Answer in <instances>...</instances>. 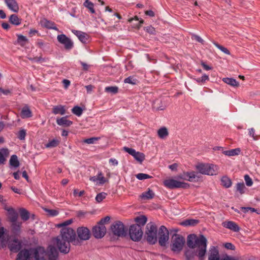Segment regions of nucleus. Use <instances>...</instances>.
I'll return each instance as SVG.
<instances>
[{
    "mask_svg": "<svg viewBox=\"0 0 260 260\" xmlns=\"http://www.w3.org/2000/svg\"><path fill=\"white\" fill-rule=\"evenodd\" d=\"M135 221L136 222V224H138L142 228V226L146 224L147 221V218L145 215H141L135 218Z\"/></svg>",
    "mask_w": 260,
    "mask_h": 260,
    "instance_id": "obj_34",
    "label": "nucleus"
},
{
    "mask_svg": "<svg viewBox=\"0 0 260 260\" xmlns=\"http://www.w3.org/2000/svg\"><path fill=\"white\" fill-rule=\"evenodd\" d=\"M9 154L7 148H2L0 150V164H4L6 160V157Z\"/></svg>",
    "mask_w": 260,
    "mask_h": 260,
    "instance_id": "obj_32",
    "label": "nucleus"
},
{
    "mask_svg": "<svg viewBox=\"0 0 260 260\" xmlns=\"http://www.w3.org/2000/svg\"><path fill=\"white\" fill-rule=\"evenodd\" d=\"M222 225L234 232H238L240 230L238 224L233 221H225L222 223Z\"/></svg>",
    "mask_w": 260,
    "mask_h": 260,
    "instance_id": "obj_22",
    "label": "nucleus"
},
{
    "mask_svg": "<svg viewBox=\"0 0 260 260\" xmlns=\"http://www.w3.org/2000/svg\"><path fill=\"white\" fill-rule=\"evenodd\" d=\"M246 184L248 186H251L253 184V181L248 175H245L244 177Z\"/></svg>",
    "mask_w": 260,
    "mask_h": 260,
    "instance_id": "obj_53",
    "label": "nucleus"
},
{
    "mask_svg": "<svg viewBox=\"0 0 260 260\" xmlns=\"http://www.w3.org/2000/svg\"><path fill=\"white\" fill-rule=\"evenodd\" d=\"M209 80V76L208 75H207L206 74H204L203 75H202V76L201 78L196 79V81L198 83H201V82L203 83V82H205V81H208Z\"/></svg>",
    "mask_w": 260,
    "mask_h": 260,
    "instance_id": "obj_55",
    "label": "nucleus"
},
{
    "mask_svg": "<svg viewBox=\"0 0 260 260\" xmlns=\"http://www.w3.org/2000/svg\"><path fill=\"white\" fill-rule=\"evenodd\" d=\"M109 163L112 166H116L118 165V161L116 159L111 158L109 159Z\"/></svg>",
    "mask_w": 260,
    "mask_h": 260,
    "instance_id": "obj_64",
    "label": "nucleus"
},
{
    "mask_svg": "<svg viewBox=\"0 0 260 260\" xmlns=\"http://www.w3.org/2000/svg\"><path fill=\"white\" fill-rule=\"evenodd\" d=\"M56 245L60 252L67 254L70 250V244L80 245V241L72 228H62L60 234L55 238Z\"/></svg>",
    "mask_w": 260,
    "mask_h": 260,
    "instance_id": "obj_1",
    "label": "nucleus"
},
{
    "mask_svg": "<svg viewBox=\"0 0 260 260\" xmlns=\"http://www.w3.org/2000/svg\"><path fill=\"white\" fill-rule=\"evenodd\" d=\"M187 245L188 248H198V253L200 258H203L207 252V240L203 235L198 237L196 234H189L187 237Z\"/></svg>",
    "mask_w": 260,
    "mask_h": 260,
    "instance_id": "obj_2",
    "label": "nucleus"
},
{
    "mask_svg": "<svg viewBox=\"0 0 260 260\" xmlns=\"http://www.w3.org/2000/svg\"><path fill=\"white\" fill-rule=\"evenodd\" d=\"M106 232V229L105 225H100L99 223L92 229V234L95 238H103Z\"/></svg>",
    "mask_w": 260,
    "mask_h": 260,
    "instance_id": "obj_15",
    "label": "nucleus"
},
{
    "mask_svg": "<svg viewBox=\"0 0 260 260\" xmlns=\"http://www.w3.org/2000/svg\"><path fill=\"white\" fill-rule=\"evenodd\" d=\"M110 217L109 216H106L103 218H102L101 220L98 223L100 225H105V223L108 222L110 221Z\"/></svg>",
    "mask_w": 260,
    "mask_h": 260,
    "instance_id": "obj_58",
    "label": "nucleus"
},
{
    "mask_svg": "<svg viewBox=\"0 0 260 260\" xmlns=\"http://www.w3.org/2000/svg\"><path fill=\"white\" fill-rule=\"evenodd\" d=\"M154 196V192L149 189L147 191L143 192L140 197L143 200H150L153 198Z\"/></svg>",
    "mask_w": 260,
    "mask_h": 260,
    "instance_id": "obj_29",
    "label": "nucleus"
},
{
    "mask_svg": "<svg viewBox=\"0 0 260 260\" xmlns=\"http://www.w3.org/2000/svg\"><path fill=\"white\" fill-rule=\"evenodd\" d=\"M198 223V221L195 219H187L182 222V225L184 226L194 225Z\"/></svg>",
    "mask_w": 260,
    "mask_h": 260,
    "instance_id": "obj_44",
    "label": "nucleus"
},
{
    "mask_svg": "<svg viewBox=\"0 0 260 260\" xmlns=\"http://www.w3.org/2000/svg\"><path fill=\"white\" fill-rule=\"evenodd\" d=\"M248 132L249 136L252 137L253 140L256 141L257 140V138L255 135V130L253 128H249Z\"/></svg>",
    "mask_w": 260,
    "mask_h": 260,
    "instance_id": "obj_56",
    "label": "nucleus"
},
{
    "mask_svg": "<svg viewBox=\"0 0 260 260\" xmlns=\"http://www.w3.org/2000/svg\"><path fill=\"white\" fill-rule=\"evenodd\" d=\"M26 135V130L24 129H21L18 133L17 137L20 140H25Z\"/></svg>",
    "mask_w": 260,
    "mask_h": 260,
    "instance_id": "obj_52",
    "label": "nucleus"
},
{
    "mask_svg": "<svg viewBox=\"0 0 260 260\" xmlns=\"http://www.w3.org/2000/svg\"><path fill=\"white\" fill-rule=\"evenodd\" d=\"M72 32L77 36L78 39L83 43L86 44L88 41L89 35L80 30L73 29Z\"/></svg>",
    "mask_w": 260,
    "mask_h": 260,
    "instance_id": "obj_20",
    "label": "nucleus"
},
{
    "mask_svg": "<svg viewBox=\"0 0 260 260\" xmlns=\"http://www.w3.org/2000/svg\"><path fill=\"white\" fill-rule=\"evenodd\" d=\"M80 63L82 66L83 69L84 71H87L88 70V69L90 67V65H89V64H87L86 63L83 62L82 61H80Z\"/></svg>",
    "mask_w": 260,
    "mask_h": 260,
    "instance_id": "obj_63",
    "label": "nucleus"
},
{
    "mask_svg": "<svg viewBox=\"0 0 260 260\" xmlns=\"http://www.w3.org/2000/svg\"><path fill=\"white\" fill-rule=\"evenodd\" d=\"M83 111V109L78 106H74L72 109V112L78 117L81 116Z\"/></svg>",
    "mask_w": 260,
    "mask_h": 260,
    "instance_id": "obj_43",
    "label": "nucleus"
},
{
    "mask_svg": "<svg viewBox=\"0 0 260 260\" xmlns=\"http://www.w3.org/2000/svg\"><path fill=\"white\" fill-rule=\"evenodd\" d=\"M246 188L243 182H238L236 185V191L239 192L240 194H244L245 192Z\"/></svg>",
    "mask_w": 260,
    "mask_h": 260,
    "instance_id": "obj_36",
    "label": "nucleus"
},
{
    "mask_svg": "<svg viewBox=\"0 0 260 260\" xmlns=\"http://www.w3.org/2000/svg\"><path fill=\"white\" fill-rule=\"evenodd\" d=\"M111 230L113 234L117 237H125L126 235V230L121 221L113 222L111 226Z\"/></svg>",
    "mask_w": 260,
    "mask_h": 260,
    "instance_id": "obj_7",
    "label": "nucleus"
},
{
    "mask_svg": "<svg viewBox=\"0 0 260 260\" xmlns=\"http://www.w3.org/2000/svg\"><path fill=\"white\" fill-rule=\"evenodd\" d=\"M123 150L133 156L137 161L140 163H142V161L145 159V155L144 153L139 151H136L134 149L127 147H124Z\"/></svg>",
    "mask_w": 260,
    "mask_h": 260,
    "instance_id": "obj_13",
    "label": "nucleus"
},
{
    "mask_svg": "<svg viewBox=\"0 0 260 260\" xmlns=\"http://www.w3.org/2000/svg\"><path fill=\"white\" fill-rule=\"evenodd\" d=\"M21 117L22 118H27L31 117L32 112L27 105H25L21 110Z\"/></svg>",
    "mask_w": 260,
    "mask_h": 260,
    "instance_id": "obj_26",
    "label": "nucleus"
},
{
    "mask_svg": "<svg viewBox=\"0 0 260 260\" xmlns=\"http://www.w3.org/2000/svg\"><path fill=\"white\" fill-rule=\"evenodd\" d=\"M46 211L51 216H55L58 214V212L53 209H46Z\"/></svg>",
    "mask_w": 260,
    "mask_h": 260,
    "instance_id": "obj_57",
    "label": "nucleus"
},
{
    "mask_svg": "<svg viewBox=\"0 0 260 260\" xmlns=\"http://www.w3.org/2000/svg\"><path fill=\"white\" fill-rule=\"evenodd\" d=\"M77 233L78 235V238L80 241H86L88 240L90 237V232L89 229L84 226L79 227L77 229Z\"/></svg>",
    "mask_w": 260,
    "mask_h": 260,
    "instance_id": "obj_12",
    "label": "nucleus"
},
{
    "mask_svg": "<svg viewBox=\"0 0 260 260\" xmlns=\"http://www.w3.org/2000/svg\"><path fill=\"white\" fill-rule=\"evenodd\" d=\"M197 177L196 173L193 171L184 172L183 173L178 175L177 179L179 180H186L189 182L196 181Z\"/></svg>",
    "mask_w": 260,
    "mask_h": 260,
    "instance_id": "obj_14",
    "label": "nucleus"
},
{
    "mask_svg": "<svg viewBox=\"0 0 260 260\" xmlns=\"http://www.w3.org/2000/svg\"><path fill=\"white\" fill-rule=\"evenodd\" d=\"M136 176V178L140 180H143L152 178L151 176L144 173H139L137 174Z\"/></svg>",
    "mask_w": 260,
    "mask_h": 260,
    "instance_id": "obj_51",
    "label": "nucleus"
},
{
    "mask_svg": "<svg viewBox=\"0 0 260 260\" xmlns=\"http://www.w3.org/2000/svg\"><path fill=\"white\" fill-rule=\"evenodd\" d=\"M98 178L100 184H104L106 182L105 178L103 176L102 173L101 172L98 174Z\"/></svg>",
    "mask_w": 260,
    "mask_h": 260,
    "instance_id": "obj_54",
    "label": "nucleus"
},
{
    "mask_svg": "<svg viewBox=\"0 0 260 260\" xmlns=\"http://www.w3.org/2000/svg\"><path fill=\"white\" fill-rule=\"evenodd\" d=\"M10 164L14 168H17L19 167L20 164L16 155L13 154L11 156Z\"/></svg>",
    "mask_w": 260,
    "mask_h": 260,
    "instance_id": "obj_38",
    "label": "nucleus"
},
{
    "mask_svg": "<svg viewBox=\"0 0 260 260\" xmlns=\"http://www.w3.org/2000/svg\"><path fill=\"white\" fill-rule=\"evenodd\" d=\"M224 247L230 250H235V246L231 243H225L224 244Z\"/></svg>",
    "mask_w": 260,
    "mask_h": 260,
    "instance_id": "obj_62",
    "label": "nucleus"
},
{
    "mask_svg": "<svg viewBox=\"0 0 260 260\" xmlns=\"http://www.w3.org/2000/svg\"><path fill=\"white\" fill-rule=\"evenodd\" d=\"M52 112L55 115H63L66 113V110L63 106L60 105L53 107Z\"/></svg>",
    "mask_w": 260,
    "mask_h": 260,
    "instance_id": "obj_27",
    "label": "nucleus"
},
{
    "mask_svg": "<svg viewBox=\"0 0 260 260\" xmlns=\"http://www.w3.org/2000/svg\"><path fill=\"white\" fill-rule=\"evenodd\" d=\"M241 152V149L239 148H237L235 149H233L229 150H226L223 151V154L225 155L232 156L238 155L240 154Z\"/></svg>",
    "mask_w": 260,
    "mask_h": 260,
    "instance_id": "obj_33",
    "label": "nucleus"
},
{
    "mask_svg": "<svg viewBox=\"0 0 260 260\" xmlns=\"http://www.w3.org/2000/svg\"><path fill=\"white\" fill-rule=\"evenodd\" d=\"M73 222V219H70L69 220H67L62 223H59L57 225V226L58 228H70L69 227H68V225H70Z\"/></svg>",
    "mask_w": 260,
    "mask_h": 260,
    "instance_id": "obj_48",
    "label": "nucleus"
},
{
    "mask_svg": "<svg viewBox=\"0 0 260 260\" xmlns=\"http://www.w3.org/2000/svg\"><path fill=\"white\" fill-rule=\"evenodd\" d=\"M100 139V137H91L83 140V142L88 144H94L96 141Z\"/></svg>",
    "mask_w": 260,
    "mask_h": 260,
    "instance_id": "obj_49",
    "label": "nucleus"
},
{
    "mask_svg": "<svg viewBox=\"0 0 260 260\" xmlns=\"http://www.w3.org/2000/svg\"><path fill=\"white\" fill-rule=\"evenodd\" d=\"M107 194L106 192H102L97 194L95 197V200L97 202H101L104 199L106 198Z\"/></svg>",
    "mask_w": 260,
    "mask_h": 260,
    "instance_id": "obj_46",
    "label": "nucleus"
},
{
    "mask_svg": "<svg viewBox=\"0 0 260 260\" xmlns=\"http://www.w3.org/2000/svg\"><path fill=\"white\" fill-rule=\"evenodd\" d=\"M158 243L161 246H165L169 240V231L164 226L161 225L158 231Z\"/></svg>",
    "mask_w": 260,
    "mask_h": 260,
    "instance_id": "obj_10",
    "label": "nucleus"
},
{
    "mask_svg": "<svg viewBox=\"0 0 260 260\" xmlns=\"http://www.w3.org/2000/svg\"><path fill=\"white\" fill-rule=\"evenodd\" d=\"M17 43L21 46H24L28 42L27 38L22 35H17Z\"/></svg>",
    "mask_w": 260,
    "mask_h": 260,
    "instance_id": "obj_41",
    "label": "nucleus"
},
{
    "mask_svg": "<svg viewBox=\"0 0 260 260\" xmlns=\"http://www.w3.org/2000/svg\"><path fill=\"white\" fill-rule=\"evenodd\" d=\"M57 41L64 46L67 50H70L74 47V43L72 40L64 34L59 35L57 37Z\"/></svg>",
    "mask_w": 260,
    "mask_h": 260,
    "instance_id": "obj_11",
    "label": "nucleus"
},
{
    "mask_svg": "<svg viewBox=\"0 0 260 260\" xmlns=\"http://www.w3.org/2000/svg\"><path fill=\"white\" fill-rule=\"evenodd\" d=\"M105 90L107 92L115 94L117 93L118 88L117 86H108L105 88Z\"/></svg>",
    "mask_w": 260,
    "mask_h": 260,
    "instance_id": "obj_47",
    "label": "nucleus"
},
{
    "mask_svg": "<svg viewBox=\"0 0 260 260\" xmlns=\"http://www.w3.org/2000/svg\"><path fill=\"white\" fill-rule=\"evenodd\" d=\"M222 185L225 188H229L232 186V180L226 176H223L221 179Z\"/></svg>",
    "mask_w": 260,
    "mask_h": 260,
    "instance_id": "obj_35",
    "label": "nucleus"
},
{
    "mask_svg": "<svg viewBox=\"0 0 260 260\" xmlns=\"http://www.w3.org/2000/svg\"><path fill=\"white\" fill-rule=\"evenodd\" d=\"M164 185L170 189L174 188H187L189 184L187 183L179 181L174 179H169L164 181Z\"/></svg>",
    "mask_w": 260,
    "mask_h": 260,
    "instance_id": "obj_8",
    "label": "nucleus"
},
{
    "mask_svg": "<svg viewBox=\"0 0 260 260\" xmlns=\"http://www.w3.org/2000/svg\"><path fill=\"white\" fill-rule=\"evenodd\" d=\"M157 135L159 138L165 139L168 136L169 132L167 128L163 126L157 131Z\"/></svg>",
    "mask_w": 260,
    "mask_h": 260,
    "instance_id": "obj_30",
    "label": "nucleus"
},
{
    "mask_svg": "<svg viewBox=\"0 0 260 260\" xmlns=\"http://www.w3.org/2000/svg\"><path fill=\"white\" fill-rule=\"evenodd\" d=\"M9 22L16 26L20 25L21 23V19H20L18 16L15 14H12L9 17Z\"/></svg>",
    "mask_w": 260,
    "mask_h": 260,
    "instance_id": "obj_28",
    "label": "nucleus"
},
{
    "mask_svg": "<svg viewBox=\"0 0 260 260\" xmlns=\"http://www.w3.org/2000/svg\"><path fill=\"white\" fill-rule=\"evenodd\" d=\"M145 30L150 34H155V28L152 26H149L145 28Z\"/></svg>",
    "mask_w": 260,
    "mask_h": 260,
    "instance_id": "obj_60",
    "label": "nucleus"
},
{
    "mask_svg": "<svg viewBox=\"0 0 260 260\" xmlns=\"http://www.w3.org/2000/svg\"><path fill=\"white\" fill-rule=\"evenodd\" d=\"M20 215L21 219L24 221L27 220L30 216L29 212L24 208L20 210Z\"/></svg>",
    "mask_w": 260,
    "mask_h": 260,
    "instance_id": "obj_42",
    "label": "nucleus"
},
{
    "mask_svg": "<svg viewBox=\"0 0 260 260\" xmlns=\"http://www.w3.org/2000/svg\"><path fill=\"white\" fill-rule=\"evenodd\" d=\"M185 239L181 235L174 234L173 235L171 249L174 252L178 253L180 252L185 244Z\"/></svg>",
    "mask_w": 260,
    "mask_h": 260,
    "instance_id": "obj_4",
    "label": "nucleus"
},
{
    "mask_svg": "<svg viewBox=\"0 0 260 260\" xmlns=\"http://www.w3.org/2000/svg\"><path fill=\"white\" fill-rule=\"evenodd\" d=\"M60 143V140L57 138H54L49 140V142L45 144V146L47 148H54L57 147Z\"/></svg>",
    "mask_w": 260,
    "mask_h": 260,
    "instance_id": "obj_31",
    "label": "nucleus"
},
{
    "mask_svg": "<svg viewBox=\"0 0 260 260\" xmlns=\"http://www.w3.org/2000/svg\"><path fill=\"white\" fill-rule=\"evenodd\" d=\"M15 260H30L28 249H25L20 250L18 253Z\"/></svg>",
    "mask_w": 260,
    "mask_h": 260,
    "instance_id": "obj_24",
    "label": "nucleus"
},
{
    "mask_svg": "<svg viewBox=\"0 0 260 260\" xmlns=\"http://www.w3.org/2000/svg\"><path fill=\"white\" fill-rule=\"evenodd\" d=\"M41 23L42 26L48 29L58 30L55 23L51 21L48 20L46 19H44L41 21Z\"/></svg>",
    "mask_w": 260,
    "mask_h": 260,
    "instance_id": "obj_25",
    "label": "nucleus"
},
{
    "mask_svg": "<svg viewBox=\"0 0 260 260\" xmlns=\"http://www.w3.org/2000/svg\"><path fill=\"white\" fill-rule=\"evenodd\" d=\"M58 257L57 252L54 247H51L48 254L49 260H57Z\"/></svg>",
    "mask_w": 260,
    "mask_h": 260,
    "instance_id": "obj_37",
    "label": "nucleus"
},
{
    "mask_svg": "<svg viewBox=\"0 0 260 260\" xmlns=\"http://www.w3.org/2000/svg\"><path fill=\"white\" fill-rule=\"evenodd\" d=\"M222 80L224 83L233 86H237L239 85L236 80L232 78H224Z\"/></svg>",
    "mask_w": 260,
    "mask_h": 260,
    "instance_id": "obj_40",
    "label": "nucleus"
},
{
    "mask_svg": "<svg viewBox=\"0 0 260 260\" xmlns=\"http://www.w3.org/2000/svg\"><path fill=\"white\" fill-rule=\"evenodd\" d=\"M30 260H44L45 251L42 247H37L28 249Z\"/></svg>",
    "mask_w": 260,
    "mask_h": 260,
    "instance_id": "obj_9",
    "label": "nucleus"
},
{
    "mask_svg": "<svg viewBox=\"0 0 260 260\" xmlns=\"http://www.w3.org/2000/svg\"><path fill=\"white\" fill-rule=\"evenodd\" d=\"M8 8L13 12H18L19 9V5L16 0H4Z\"/></svg>",
    "mask_w": 260,
    "mask_h": 260,
    "instance_id": "obj_21",
    "label": "nucleus"
},
{
    "mask_svg": "<svg viewBox=\"0 0 260 260\" xmlns=\"http://www.w3.org/2000/svg\"><path fill=\"white\" fill-rule=\"evenodd\" d=\"M56 123L59 126L68 127L73 124V121L68 119L67 116H64L57 118Z\"/></svg>",
    "mask_w": 260,
    "mask_h": 260,
    "instance_id": "obj_23",
    "label": "nucleus"
},
{
    "mask_svg": "<svg viewBox=\"0 0 260 260\" xmlns=\"http://www.w3.org/2000/svg\"><path fill=\"white\" fill-rule=\"evenodd\" d=\"M213 44L218 49H219L222 52L226 54H228V55H229L230 54V52L227 48L218 44V43H217L216 42H214Z\"/></svg>",
    "mask_w": 260,
    "mask_h": 260,
    "instance_id": "obj_50",
    "label": "nucleus"
},
{
    "mask_svg": "<svg viewBox=\"0 0 260 260\" xmlns=\"http://www.w3.org/2000/svg\"><path fill=\"white\" fill-rule=\"evenodd\" d=\"M4 227L0 228V243L2 248L6 247V245L10 240V236L6 232Z\"/></svg>",
    "mask_w": 260,
    "mask_h": 260,
    "instance_id": "obj_19",
    "label": "nucleus"
},
{
    "mask_svg": "<svg viewBox=\"0 0 260 260\" xmlns=\"http://www.w3.org/2000/svg\"><path fill=\"white\" fill-rule=\"evenodd\" d=\"M184 255L186 260H194L196 256L198 257L199 260H205V255L203 256V258H200L199 256L198 253V248L196 249V250L189 248L188 249H185L184 251Z\"/></svg>",
    "mask_w": 260,
    "mask_h": 260,
    "instance_id": "obj_18",
    "label": "nucleus"
},
{
    "mask_svg": "<svg viewBox=\"0 0 260 260\" xmlns=\"http://www.w3.org/2000/svg\"><path fill=\"white\" fill-rule=\"evenodd\" d=\"M83 6L86 8H87L91 13H95V11L94 9V4L89 0H85L83 3Z\"/></svg>",
    "mask_w": 260,
    "mask_h": 260,
    "instance_id": "obj_39",
    "label": "nucleus"
},
{
    "mask_svg": "<svg viewBox=\"0 0 260 260\" xmlns=\"http://www.w3.org/2000/svg\"><path fill=\"white\" fill-rule=\"evenodd\" d=\"M85 193L84 190H81L80 192H78V190L77 189H75L73 191V195L74 197H81Z\"/></svg>",
    "mask_w": 260,
    "mask_h": 260,
    "instance_id": "obj_61",
    "label": "nucleus"
},
{
    "mask_svg": "<svg viewBox=\"0 0 260 260\" xmlns=\"http://www.w3.org/2000/svg\"><path fill=\"white\" fill-rule=\"evenodd\" d=\"M143 231L142 228L138 224H134L130 226L129 229V235L133 241H139L142 237Z\"/></svg>",
    "mask_w": 260,
    "mask_h": 260,
    "instance_id": "obj_6",
    "label": "nucleus"
},
{
    "mask_svg": "<svg viewBox=\"0 0 260 260\" xmlns=\"http://www.w3.org/2000/svg\"><path fill=\"white\" fill-rule=\"evenodd\" d=\"M8 247L10 250L13 252L19 251L22 247V242L17 238L8 241Z\"/></svg>",
    "mask_w": 260,
    "mask_h": 260,
    "instance_id": "obj_16",
    "label": "nucleus"
},
{
    "mask_svg": "<svg viewBox=\"0 0 260 260\" xmlns=\"http://www.w3.org/2000/svg\"><path fill=\"white\" fill-rule=\"evenodd\" d=\"M192 39L195 40L196 41H197L202 44H203L204 43V41L203 40V39L198 35L194 34L192 35Z\"/></svg>",
    "mask_w": 260,
    "mask_h": 260,
    "instance_id": "obj_59",
    "label": "nucleus"
},
{
    "mask_svg": "<svg viewBox=\"0 0 260 260\" xmlns=\"http://www.w3.org/2000/svg\"><path fill=\"white\" fill-rule=\"evenodd\" d=\"M124 82L132 85H136L137 83V80L133 76H129L124 79Z\"/></svg>",
    "mask_w": 260,
    "mask_h": 260,
    "instance_id": "obj_45",
    "label": "nucleus"
},
{
    "mask_svg": "<svg viewBox=\"0 0 260 260\" xmlns=\"http://www.w3.org/2000/svg\"><path fill=\"white\" fill-rule=\"evenodd\" d=\"M208 260H220L218 246H211L210 247L208 252Z\"/></svg>",
    "mask_w": 260,
    "mask_h": 260,
    "instance_id": "obj_17",
    "label": "nucleus"
},
{
    "mask_svg": "<svg viewBox=\"0 0 260 260\" xmlns=\"http://www.w3.org/2000/svg\"><path fill=\"white\" fill-rule=\"evenodd\" d=\"M157 229L153 222L149 223L146 226V240L150 244H154L157 242Z\"/></svg>",
    "mask_w": 260,
    "mask_h": 260,
    "instance_id": "obj_5",
    "label": "nucleus"
},
{
    "mask_svg": "<svg viewBox=\"0 0 260 260\" xmlns=\"http://www.w3.org/2000/svg\"><path fill=\"white\" fill-rule=\"evenodd\" d=\"M196 169L202 174L213 176L218 173V167L212 164L201 163L196 166Z\"/></svg>",
    "mask_w": 260,
    "mask_h": 260,
    "instance_id": "obj_3",
    "label": "nucleus"
}]
</instances>
